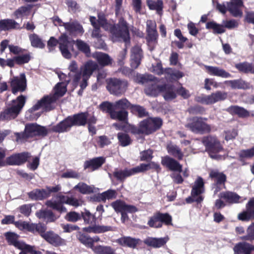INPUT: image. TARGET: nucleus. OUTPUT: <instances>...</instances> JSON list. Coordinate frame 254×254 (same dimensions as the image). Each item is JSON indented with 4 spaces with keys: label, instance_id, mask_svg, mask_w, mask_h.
Listing matches in <instances>:
<instances>
[{
    "label": "nucleus",
    "instance_id": "obj_48",
    "mask_svg": "<svg viewBox=\"0 0 254 254\" xmlns=\"http://www.w3.org/2000/svg\"><path fill=\"white\" fill-rule=\"evenodd\" d=\"M68 69L71 73H73L74 74L73 81L74 83L76 84L80 79L81 76V72H78V66L76 62L74 61H71L68 66Z\"/></svg>",
    "mask_w": 254,
    "mask_h": 254
},
{
    "label": "nucleus",
    "instance_id": "obj_34",
    "mask_svg": "<svg viewBox=\"0 0 254 254\" xmlns=\"http://www.w3.org/2000/svg\"><path fill=\"white\" fill-rule=\"evenodd\" d=\"M43 238L52 245L58 246L63 244L64 240L57 234L49 231L43 234Z\"/></svg>",
    "mask_w": 254,
    "mask_h": 254
},
{
    "label": "nucleus",
    "instance_id": "obj_61",
    "mask_svg": "<svg viewBox=\"0 0 254 254\" xmlns=\"http://www.w3.org/2000/svg\"><path fill=\"white\" fill-rule=\"evenodd\" d=\"M243 241L252 242L254 241V222H253L247 229V235L240 237Z\"/></svg>",
    "mask_w": 254,
    "mask_h": 254
},
{
    "label": "nucleus",
    "instance_id": "obj_15",
    "mask_svg": "<svg viewBox=\"0 0 254 254\" xmlns=\"http://www.w3.org/2000/svg\"><path fill=\"white\" fill-rule=\"evenodd\" d=\"M30 156V154L27 152L12 154L6 158V166L21 165L26 162Z\"/></svg>",
    "mask_w": 254,
    "mask_h": 254
},
{
    "label": "nucleus",
    "instance_id": "obj_4",
    "mask_svg": "<svg viewBox=\"0 0 254 254\" xmlns=\"http://www.w3.org/2000/svg\"><path fill=\"white\" fill-rule=\"evenodd\" d=\"M201 142L211 158L217 160L223 159V156L218 153L223 151L224 148L216 136L211 135L204 136Z\"/></svg>",
    "mask_w": 254,
    "mask_h": 254
},
{
    "label": "nucleus",
    "instance_id": "obj_41",
    "mask_svg": "<svg viewBox=\"0 0 254 254\" xmlns=\"http://www.w3.org/2000/svg\"><path fill=\"white\" fill-rule=\"evenodd\" d=\"M117 196V192L116 190L109 189L102 193H99L96 197V199L99 201L105 202L107 199H115Z\"/></svg>",
    "mask_w": 254,
    "mask_h": 254
},
{
    "label": "nucleus",
    "instance_id": "obj_12",
    "mask_svg": "<svg viewBox=\"0 0 254 254\" xmlns=\"http://www.w3.org/2000/svg\"><path fill=\"white\" fill-rule=\"evenodd\" d=\"M69 197L68 196L64 195L59 193L55 195L54 198L47 200L46 205L60 212H65L67 211V209L63 204H67Z\"/></svg>",
    "mask_w": 254,
    "mask_h": 254
},
{
    "label": "nucleus",
    "instance_id": "obj_31",
    "mask_svg": "<svg viewBox=\"0 0 254 254\" xmlns=\"http://www.w3.org/2000/svg\"><path fill=\"white\" fill-rule=\"evenodd\" d=\"M98 68V64L92 61H87L83 65L82 69V75L83 77L89 78L92 74L93 71L97 70Z\"/></svg>",
    "mask_w": 254,
    "mask_h": 254
},
{
    "label": "nucleus",
    "instance_id": "obj_50",
    "mask_svg": "<svg viewBox=\"0 0 254 254\" xmlns=\"http://www.w3.org/2000/svg\"><path fill=\"white\" fill-rule=\"evenodd\" d=\"M29 40L30 41L31 46L34 48L43 49L45 46V44L42 39L36 34L30 35Z\"/></svg>",
    "mask_w": 254,
    "mask_h": 254
},
{
    "label": "nucleus",
    "instance_id": "obj_17",
    "mask_svg": "<svg viewBox=\"0 0 254 254\" xmlns=\"http://www.w3.org/2000/svg\"><path fill=\"white\" fill-rule=\"evenodd\" d=\"M139 173L137 166L124 170L116 169L113 172L114 177L120 182H123L127 178Z\"/></svg>",
    "mask_w": 254,
    "mask_h": 254
},
{
    "label": "nucleus",
    "instance_id": "obj_21",
    "mask_svg": "<svg viewBox=\"0 0 254 254\" xmlns=\"http://www.w3.org/2000/svg\"><path fill=\"white\" fill-rule=\"evenodd\" d=\"M161 164L171 171L179 172L182 171V165L177 161L168 156L162 157Z\"/></svg>",
    "mask_w": 254,
    "mask_h": 254
},
{
    "label": "nucleus",
    "instance_id": "obj_59",
    "mask_svg": "<svg viewBox=\"0 0 254 254\" xmlns=\"http://www.w3.org/2000/svg\"><path fill=\"white\" fill-rule=\"evenodd\" d=\"M132 105L126 99H121L114 103L115 109H121V110H126L127 109L130 108Z\"/></svg>",
    "mask_w": 254,
    "mask_h": 254
},
{
    "label": "nucleus",
    "instance_id": "obj_54",
    "mask_svg": "<svg viewBox=\"0 0 254 254\" xmlns=\"http://www.w3.org/2000/svg\"><path fill=\"white\" fill-rule=\"evenodd\" d=\"M81 216L85 223L90 225L96 224V218L89 210L85 209L84 211L81 212Z\"/></svg>",
    "mask_w": 254,
    "mask_h": 254
},
{
    "label": "nucleus",
    "instance_id": "obj_18",
    "mask_svg": "<svg viewBox=\"0 0 254 254\" xmlns=\"http://www.w3.org/2000/svg\"><path fill=\"white\" fill-rule=\"evenodd\" d=\"M143 57L142 51L140 46L136 45L131 49L130 54V66L135 69L140 64L141 59Z\"/></svg>",
    "mask_w": 254,
    "mask_h": 254
},
{
    "label": "nucleus",
    "instance_id": "obj_3",
    "mask_svg": "<svg viewBox=\"0 0 254 254\" xmlns=\"http://www.w3.org/2000/svg\"><path fill=\"white\" fill-rule=\"evenodd\" d=\"M26 101V97L23 95L12 100L9 107L0 113V121H9L16 118L24 106Z\"/></svg>",
    "mask_w": 254,
    "mask_h": 254
},
{
    "label": "nucleus",
    "instance_id": "obj_49",
    "mask_svg": "<svg viewBox=\"0 0 254 254\" xmlns=\"http://www.w3.org/2000/svg\"><path fill=\"white\" fill-rule=\"evenodd\" d=\"M146 3L150 9L156 10L158 14H161L163 9V2L161 0H147Z\"/></svg>",
    "mask_w": 254,
    "mask_h": 254
},
{
    "label": "nucleus",
    "instance_id": "obj_19",
    "mask_svg": "<svg viewBox=\"0 0 254 254\" xmlns=\"http://www.w3.org/2000/svg\"><path fill=\"white\" fill-rule=\"evenodd\" d=\"M243 5L242 0H231L230 2H227L228 10L235 17L242 16L243 12L240 8Z\"/></svg>",
    "mask_w": 254,
    "mask_h": 254
},
{
    "label": "nucleus",
    "instance_id": "obj_10",
    "mask_svg": "<svg viewBox=\"0 0 254 254\" xmlns=\"http://www.w3.org/2000/svg\"><path fill=\"white\" fill-rule=\"evenodd\" d=\"M172 217L169 214L157 212L150 218L147 224L150 227L159 228L162 227L163 223L172 225Z\"/></svg>",
    "mask_w": 254,
    "mask_h": 254
},
{
    "label": "nucleus",
    "instance_id": "obj_2",
    "mask_svg": "<svg viewBox=\"0 0 254 254\" xmlns=\"http://www.w3.org/2000/svg\"><path fill=\"white\" fill-rule=\"evenodd\" d=\"M162 125L161 118H149L140 122L138 127L131 126L130 132L134 134L149 135L159 129Z\"/></svg>",
    "mask_w": 254,
    "mask_h": 254
},
{
    "label": "nucleus",
    "instance_id": "obj_64",
    "mask_svg": "<svg viewBox=\"0 0 254 254\" xmlns=\"http://www.w3.org/2000/svg\"><path fill=\"white\" fill-rule=\"evenodd\" d=\"M65 219L68 221L75 222L81 218V214L75 211H71L66 214Z\"/></svg>",
    "mask_w": 254,
    "mask_h": 254
},
{
    "label": "nucleus",
    "instance_id": "obj_44",
    "mask_svg": "<svg viewBox=\"0 0 254 254\" xmlns=\"http://www.w3.org/2000/svg\"><path fill=\"white\" fill-rule=\"evenodd\" d=\"M167 149L170 154L178 158L179 160L182 159L183 153L180 147L176 145L170 143L168 144Z\"/></svg>",
    "mask_w": 254,
    "mask_h": 254
},
{
    "label": "nucleus",
    "instance_id": "obj_40",
    "mask_svg": "<svg viewBox=\"0 0 254 254\" xmlns=\"http://www.w3.org/2000/svg\"><path fill=\"white\" fill-rule=\"evenodd\" d=\"M235 66L241 72L254 74V64L253 63L244 62L236 64Z\"/></svg>",
    "mask_w": 254,
    "mask_h": 254
},
{
    "label": "nucleus",
    "instance_id": "obj_27",
    "mask_svg": "<svg viewBox=\"0 0 254 254\" xmlns=\"http://www.w3.org/2000/svg\"><path fill=\"white\" fill-rule=\"evenodd\" d=\"M161 86H159L157 82L156 78L152 80L144 88V92L148 96H156L161 93Z\"/></svg>",
    "mask_w": 254,
    "mask_h": 254
},
{
    "label": "nucleus",
    "instance_id": "obj_33",
    "mask_svg": "<svg viewBox=\"0 0 254 254\" xmlns=\"http://www.w3.org/2000/svg\"><path fill=\"white\" fill-rule=\"evenodd\" d=\"M161 93L165 100H171L176 98V89L173 85L165 84L161 86Z\"/></svg>",
    "mask_w": 254,
    "mask_h": 254
},
{
    "label": "nucleus",
    "instance_id": "obj_56",
    "mask_svg": "<svg viewBox=\"0 0 254 254\" xmlns=\"http://www.w3.org/2000/svg\"><path fill=\"white\" fill-rule=\"evenodd\" d=\"M79 241L87 248H89L93 251V248L96 246L92 245L91 237L88 235L84 234H79L77 236Z\"/></svg>",
    "mask_w": 254,
    "mask_h": 254
},
{
    "label": "nucleus",
    "instance_id": "obj_58",
    "mask_svg": "<svg viewBox=\"0 0 254 254\" xmlns=\"http://www.w3.org/2000/svg\"><path fill=\"white\" fill-rule=\"evenodd\" d=\"M117 137L120 144L123 147L128 146L131 143L132 140L127 133L119 132L118 133Z\"/></svg>",
    "mask_w": 254,
    "mask_h": 254
},
{
    "label": "nucleus",
    "instance_id": "obj_20",
    "mask_svg": "<svg viewBox=\"0 0 254 254\" xmlns=\"http://www.w3.org/2000/svg\"><path fill=\"white\" fill-rule=\"evenodd\" d=\"M204 67L206 71L211 76L225 78L232 77L230 73L219 66L204 65Z\"/></svg>",
    "mask_w": 254,
    "mask_h": 254
},
{
    "label": "nucleus",
    "instance_id": "obj_38",
    "mask_svg": "<svg viewBox=\"0 0 254 254\" xmlns=\"http://www.w3.org/2000/svg\"><path fill=\"white\" fill-rule=\"evenodd\" d=\"M225 83L229 84L232 89H250V84L242 79L226 80Z\"/></svg>",
    "mask_w": 254,
    "mask_h": 254
},
{
    "label": "nucleus",
    "instance_id": "obj_29",
    "mask_svg": "<svg viewBox=\"0 0 254 254\" xmlns=\"http://www.w3.org/2000/svg\"><path fill=\"white\" fill-rule=\"evenodd\" d=\"M88 113L80 112L78 114L70 116L73 126H85L87 123Z\"/></svg>",
    "mask_w": 254,
    "mask_h": 254
},
{
    "label": "nucleus",
    "instance_id": "obj_11",
    "mask_svg": "<svg viewBox=\"0 0 254 254\" xmlns=\"http://www.w3.org/2000/svg\"><path fill=\"white\" fill-rule=\"evenodd\" d=\"M227 97V93L224 91H217L210 95H202L196 98V101L205 105H212L217 102L225 100Z\"/></svg>",
    "mask_w": 254,
    "mask_h": 254
},
{
    "label": "nucleus",
    "instance_id": "obj_22",
    "mask_svg": "<svg viewBox=\"0 0 254 254\" xmlns=\"http://www.w3.org/2000/svg\"><path fill=\"white\" fill-rule=\"evenodd\" d=\"M111 205L115 211L117 212L127 211L128 212L133 213L137 211V209L135 206L126 204L125 202L121 200H117L113 202Z\"/></svg>",
    "mask_w": 254,
    "mask_h": 254
},
{
    "label": "nucleus",
    "instance_id": "obj_8",
    "mask_svg": "<svg viewBox=\"0 0 254 254\" xmlns=\"http://www.w3.org/2000/svg\"><path fill=\"white\" fill-rule=\"evenodd\" d=\"M127 87V80L114 78L109 79L106 88L111 94L121 96L125 93Z\"/></svg>",
    "mask_w": 254,
    "mask_h": 254
},
{
    "label": "nucleus",
    "instance_id": "obj_30",
    "mask_svg": "<svg viewBox=\"0 0 254 254\" xmlns=\"http://www.w3.org/2000/svg\"><path fill=\"white\" fill-rule=\"evenodd\" d=\"M105 162V158L103 157H99L90 160L86 161L84 163V169L91 168L92 171L98 169Z\"/></svg>",
    "mask_w": 254,
    "mask_h": 254
},
{
    "label": "nucleus",
    "instance_id": "obj_55",
    "mask_svg": "<svg viewBox=\"0 0 254 254\" xmlns=\"http://www.w3.org/2000/svg\"><path fill=\"white\" fill-rule=\"evenodd\" d=\"M4 31L13 29H20V25L13 19H5L2 20Z\"/></svg>",
    "mask_w": 254,
    "mask_h": 254
},
{
    "label": "nucleus",
    "instance_id": "obj_46",
    "mask_svg": "<svg viewBox=\"0 0 254 254\" xmlns=\"http://www.w3.org/2000/svg\"><path fill=\"white\" fill-rule=\"evenodd\" d=\"M74 189L82 194H89L94 192L95 188L93 185L88 186L85 183L80 182L76 185Z\"/></svg>",
    "mask_w": 254,
    "mask_h": 254
},
{
    "label": "nucleus",
    "instance_id": "obj_24",
    "mask_svg": "<svg viewBox=\"0 0 254 254\" xmlns=\"http://www.w3.org/2000/svg\"><path fill=\"white\" fill-rule=\"evenodd\" d=\"M64 27L70 34H82L84 32L82 25L76 20L64 23Z\"/></svg>",
    "mask_w": 254,
    "mask_h": 254
},
{
    "label": "nucleus",
    "instance_id": "obj_16",
    "mask_svg": "<svg viewBox=\"0 0 254 254\" xmlns=\"http://www.w3.org/2000/svg\"><path fill=\"white\" fill-rule=\"evenodd\" d=\"M238 218L243 221L254 219V197L249 200L246 205V210L238 214Z\"/></svg>",
    "mask_w": 254,
    "mask_h": 254
},
{
    "label": "nucleus",
    "instance_id": "obj_45",
    "mask_svg": "<svg viewBox=\"0 0 254 254\" xmlns=\"http://www.w3.org/2000/svg\"><path fill=\"white\" fill-rule=\"evenodd\" d=\"M93 249L96 254H117L115 249L108 246L97 245Z\"/></svg>",
    "mask_w": 254,
    "mask_h": 254
},
{
    "label": "nucleus",
    "instance_id": "obj_42",
    "mask_svg": "<svg viewBox=\"0 0 254 254\" xmlns=\"http://www.w3.org/2000/svg\"><path fill=\"white\" fill-rule=\"evenodd\" d=\"M36 215L39 219L46 220L48 222H53L57 219L53 212L48 209L40 210L36 213Z\"/></svg>",
    "mask_w": 254,
    "mask_h": 254
},
{
    "label": "nucleus",
    "instance_id": "obj_47",
    "mask_svg": "<svg viewBox=\"0 0 254 254\" xmlns=\"http://www.w3.org/2000/svg\"><path fill=\"white\" fill-rule=\"evenodd\" d=\"M84 230L87 232H93L94 233H100L112 230V227L108 226L94 225L92 227L85 228Z\"/></svg>",
    "mask_w": 254,
    "mask_h": 254
},
{
    "label": "nucleus",
    "instance_id": "obj_52",
    "mask_svg": "<svg viewBox=\"0 0 254 254\" xmlns=\"http://www.w3.org/2000/svg\"><path fill=\"white\" fill-rule=\"evenodd\" d=\"M128 113L126 110L114 111L111 113V118L113 119L118 120L124 123L127 120Z\"/></svg>",
    "mask_w": 254,
    "mask_h": 254
},
{
    "label": "nucleus",
    "instance_id": "obj_25",
    "mask_svg": "<svg viewBox=\"0 0 254 254\" xmlns=\"http://www.w3.org/2000/svg\"><path fill=\"white\" fill-rule=\"evenodd\" d=\"M73 126L71 117L68 116L64 120L60 122L53 128V130L56 132H64L68 131Z\"/></svg>",
    "mask_w": 254,
    "mask_h": 254
},
{
    "label": "nucleus",
    "instance_id": "obj_13",
    "mask_svg": "<svg viewBox=\"0 0 254 254\" xmlns=\"http://www.w3.org/2000/svg\"><path fill=\"white\" fill-rule=\"evenodd\" d=\"M11 92L16 94L18 92H23L27 88V80L24 73H21L18 76H14L10 79Z\"/></svg>",
    "mask_w": 254,
    "mask_h": 254
},
{
    "label": "nucleus",
    "instance_id": "obj_14",
    "mask_svg": "<svg viewBox=\"0 0 254 254\" xmlns=\"http://www.w3.org/2000/svg\"><path fill=\"white\" fill-rule=\"evenodd\" d=\"M59 49L64 58H71L72 55L69 51L73 49V42L69 41L68 37L65 33L62 34L59 37Z\"/></svg>",
    "mask_w": 254,
    "mask_h": 254
},
{
    "label": "nucleus",
    "instance_id": "obj_39",
    "mask_svg": "<svg viewBox=\"0 0 254 254\" xmlns=\"http://www.w3.org/2000/svg\"><path fill=\"white\" fill-rule=\"evenodd\" d=\"M28 197L32 200H43L48 197L45 189H35L28 193Z\"/></svg>",
    "mask_w": 254,
    "mask_h": 254
},
{
    "label": "nucleus",
    "instance_id": "obj_1",
    "mask_svg": "<svg viewBox=\"0 0 254 254\" xmlns=\"http://www.w3.org/2000/svg\"><path fill=\"white\" fill-rule=\"evenodd\" d=\"M97 22L99 26L109 31L110 38L113 42L123 41L126 45L129 44V24L124 18L121 17L117 23L111 24L107 22L105 15L100 13L98 14Z\"/></svg>",
    "mask_w": 254,
    "mask_h": 254
},
{
    "label": "nucleus",
    "instance_id": "obj_63",
    "mask_svg": "<svg viewBox=\"0 0 254 254\" xmlns=\"http://www.w3.org/2000/svg\"><path fill=\"white\" fill-rule=\"evenodd\" d=\"M76 45L79 50L85 53L86 56H88L90 55V47L87 43L80 40H77Z\"/></svg>",
    "mask_w": 254,
    "mask_h": 254
},
{
    "label": "nucleus",
    "instance_id": "obj_5",
    "mask_svg": "<svg viewBox=\"0 0 254 254\" xmlns=\"http://www.w3.org/2000/svg\"><path fill=\"white\" fill-rule=\"evenodd\" d=\"M50 129L36 123L29 124L25 126L24 132L16 133L17 141L30 137H44L48 135Z\"/></svg>",
    "mask_w": 254,
    "mask_h": 254
},
{
    "label": "nucleus",
    "instance_id": "obj_23",
    "mask_svg": "<svg viewBox=\"0 0 254 254\" xmlns=\"http://www.w3.org/2000/svg\"><path fill=\"white\" fill-rule=\"evenodd\" d=\"M235 254H251L254 251V245L246 242H240L233 248Z\"/></svg>",
    "mask_w": 254,
    "mask_h": 254
},
{
    "label": "nucleus",
    "instance_id": "obj_37",
    "mask_svg": "<svg viewBox=\"0 0 254 254\" xmlns=\"http://www.w3.org/2000/svg\"><path fill=\"white\" fill-rule=\"evenodd\" d=\"M155 79V77L153 75L149 74H142L137 73L133 76V80L135 82L144 85L145 87L152 80Z\"/></svg>",
    "mask_w": 254,
    "mask_h": 254
},
{
    "label": "nucleus",
    "instance_id": "obj_62",
    "mask_svg": "<svg viewBox=\"0 0 254 254\" xmlns=\"http://www.w3.org/2000/svg\"><path fill=\"white\" fill-rule=\"evenodd\" d=\"M15 63L18 65H22L28 63L30 59L31 56L29 53L23 54L14 57Z\"/></svg>",
    "mask_w": 254,
    "mask_h": 254
},
{
    "label": "nucleus",
    "instance_id": "obj_9",
    "mask_svg": "<svg viewBox=\"0 0 254 254\" xmlns=\"http://www.w3.org/2000/svg\"><path fill=\"white\" fill-rule=\"evenodd\" d=\"M57 100V97L53 94L45 96L31 108L28 110V112L32 113L33 112L38 110L40 108H42L45 111H51L55 108L54 104Z\"/></svg>",
    "mask_w": 254,
    "mask_h": 254
},
{
    "label": "nucleus",
    "instance_id": "obj_32",
    "mask_svg": "<svg viewBox=\"0 0 254 254\" xmlns=\"http://www.w3.org/2000/svg\"><path fill=\"white\" fill-rule=\"evenodd\" d=\"M227 111L231 114L237 115L239 117L242 118L250 116V113L247 110L237 105L231 106L227 109Z\"/></svg>",
    "mask_w": 254,
    "mask_h": 254
},
{
    "label": "nucleus",
    "instance_id": "obj_53",
    "mask_svg": "<svg viewBox=\"0 0 254 254\" xmlns=\"http://www.w3.org/2000/svg\"><path fill=\"white\" fill-rule=\"evenodd\" d=\"M67 84L66 83H58L55 87V93L53 95L58 99L59 98L62 97L66 93L67 89Z\"/></svg>",
    "mask_w": 254,
    "mask_h": 254
},
{
    "label": "nucleus",
    "instance_id": "obj_60",
    "mask_svg": "<svg viewBox=\"0 0 254 254\" xmlns=\"http://www.w3.org/2000/svg\"><path fill=\"white\" fill-rule=\"evenodd\" d=\"M137 168L139 173L147 171L150 169H155L156 170L160 169L159 165L153 162L148 164L142 163L140 165L137 166Z\"/></svg>",
    "mask_w": 254,
    "mask_h": 254
},
{
    "label": "nucleus",
    "instance_id": "obj_57",
    "mask_svg": "<svg viewBox=\"0 0 254 254\" xmlns=\"http://www.w3.org/2000/svg\"><path fill=\"white\" fill-rule=\"evenodd\" d=\"M31 8V6L30 5L22 6L15 11L14 16L16 19L22 18L29 14Z\"/></svg>",
    "mask_w": 254,
    "mask_h": 254
},
{
    "label": "nucleus",
    "instance_id": "obj_26",
    "mask_svg": "<svg viewBox=\"0 0 254 254\" xmlns=\"http://www.w3.org/2000/svg\"><path fill=\"white\" fill-rule=\"evenodd\" d=\"M219 197L225 200L227 203L233 204L242 202L241 197L237 193L232 191H223L219 194Z\"/></svg>",
    "mask_w": 254,
    "mask_h": 254
},
{
    "label": "nucleus",
    "instance_id": "obj_7",
    "mask_svg": "<svg viewBox=\"0 0 254 254\" xmlns=\"http://www.w3.org/2000/svg\"><path fill=\"white\" fill-rule=\"evenodd\" d=\"M204 191L203 181L201 177H199L195 181L193 185L192 186L190 196L186 199L187 203H191L193 202H196L197 203H201L204 199L201 195Z\"/></svg>",
    "mask_w": 254,
    "mask_h": 254
},
{
    "label": "nucleus",
    "instance_id": "obj_28",
    "mask_svg": "<svg viewBox=\"0 0 254 254\" xmlns=\"http://www.w3.org/2000/svg\"><path fill=\"white\" fill-rule=\"evenodd\" d=\"M168 240V237L159 238L148 237L144 240V243L148 246L158 248L165 245Z\"/></svg>",
    "mask_w": 254,
    "mask_h": 254
},
{
    "label": "nucleus",
    "instance_id": "obj_35",
    "mask_svg": "<svg viewBox=\"0 0 254 254\" xmlns=\"http://www.w3.org/2000/svg\"><path fill=\"white\" fill-rule=\"evenodd\" d=\"M93 57L96 60L98 64L102 66H107L112 63V59L107 54L102 52H96Z\"/></svg>",
    "mask_w": 254,
    "mask_h": 254
},
{
    "label": "nucleus",
    "instance_id": "obj_51",
    "mask_svg": "<svg viewBox=\"0 0 254 254\" xmlns=\"http://www.w3.org/2000/svg\"><path fill=\"white\" fill-rule=\"evenodd\" d=\"M206 28L207 29H212L214 34H222L225 31L223 25L217 24L213 21L207 22Z\"/></svg>",
    "mask_w": 254,
    "mask_h": 254
},
{
    "label": "nucleus",
    "instance_id": "obj_6",
    "mask_svg": "<svg viewBox=\"0 0 254 254\" xmlns=\"http://www.w3.org/2000/svg\"><path fill=\"white\" fill-rule=\"evenodd\" d=\"M203 120L206 121L207 119L198 117L188 118L185 127L191 132L196 134H202L208 133L211 131V127Z\"/></svg>",
    "mask_w": 254,
    "mask_h": 254
},
{
    "label": "nucleus",
    "instance_id": "obj_36",
    "mask_svg": "<svg viewBox=\"0 0 254 254\" xmlns=\"http://www.w3.org/2000/svg\"><path fill=\"white\" fill-rule=\"evenodd\" d=\"M140 240L130 237H123L117 240V242L123 246L135 248L138 244Z\"/></svg>",
    "mask_w": 254,
    "mask_h": 254
},
{
    "label": "nucleus",
    "instance_id": "obj_43",
    "mask_svg": "<svg viewBox=\"0 0 254 254\" xmlns=\"http://www.w3.org/2000/svg\"><path fill=\"white\" fill-rule=\"evenodd\" d=\"M209 176L211 178L215 179V183L217 186H224V183L226 180V176L223 173L219 172L218 171H211L209 174Z\"/></svg>",
    "mask_w": 254,
    "mask_h": 254
}]
</instances>
